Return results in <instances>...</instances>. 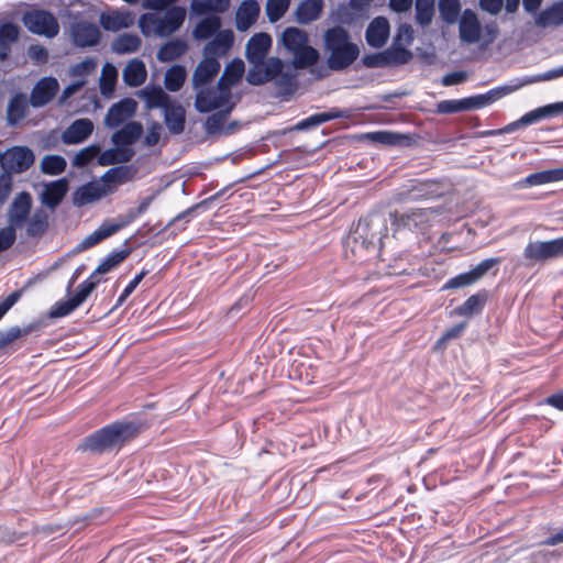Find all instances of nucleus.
<instances>
[{
    "mask_svg": "<svg viewBox=\"0 0 563 563\" xmlns=\"http://www.w3.org/2000/svg\"><path fill=\"white\" fill-rule=\"evenodd\" d=\"M323 44L324 49L329 53L325 66L328 71H343L360 56L358 45L351 41L350 33L340 25L324 32Z\"/></svg>",
    "mask_w": 563,
    "mask_h": 563,
    "instance_id": "f03ea898",
    "label": "nucleus"
},
{
    "mask_svg": "<svg viewBox=\"0 0 563 563\" xmlns=\"http://www.w3.org/2000/svg\"><path fill=\"white\" fill-rule=\"evenodd\" d=\"M102 179L104 183L123 184L131 179V168L126 165H120L108 169Z\"/></svg>",
    "mask_w": 563,
    "mask_h": 563,
    "instance_id": "e2e57ef3",
    "label": "nucleus"
},
{
    "mask_svg": "<svg viewBox=\"0 0 563 563\" xmlns=\"http://www.w3.org/2000/svg\"><path fill=\"white\" fill-rule=\"evenodd\" d=\"M275 79V86L279 90L282 96H290L297 89L296 75L291 73H283L277 75Z\"/></svg>",
    "mask_w": 563,
    "mask_h": 563,
    "instance_id": "bf43d9fd",
    "label": "nucleus"
},
{
    "mask_svg": "<svg viewBox=\"0 0 563 563\" xmlns=\"http://www.w3.org/2000/svg\"><path fill=\"white\" fill-rule=\"evenodd\" d=\"M221 68L219 60L214 57L205 56L192 74V86L198 89L213 80Z\"/></svg>",
    "mask_w": 563,
    "mask_h": 563,
    "instance_id": "4be33fe9",
    "label": "nucleus"
},
{
    "mask_svg": "<svg viewBox=\"0 0 563 563\" xmlns=\"http://www.w3.org/2000/svg\"><path fill=\"white\" fill-rule=\"evenodd\" d=\"M459 22V32L462 42L474 44L481 40L482 25L477 14L472 9H465Z\"/></svg>",
    "mask_w": 563,
    "mask_h": 563,
    "instance_id": "a211bd4d",
    "label": "nucleus"
},
{
    "mask_svg": "<svg viewBox=\"0 0 563 563\" xmlns=\"http://www.w3.org/2000/svg\"><path fill=\"white\" fill-rule=\"evenodd\" d=\"M516 90H518V86H515V84L504 85L495 87L485 93L463 98L464 109L465 111H471L485 108Z\"/></svg>",
    "mask_w": 563,
    "mask_h": 563,
    "instance_id": "9b49d317",
    "label": "nucleus"
},
{
    "mask_svg": "<svg viewBox=\"0 0 563 563\" xmlns=\"http://www.w3.org/2000/svg\"><path fill=\"white\" fill-rule=\"evenodd\" d=\"M434 184L432 181H417L409 188L398 191L394 196L396 202H406L424 199L433 195Z\"/></svg>",
    "mask_w": 563,
    "mask_h": 563,
    "instance_id": "2f4dec72",
    "label": "nucleus"
},
{
    "mask_svg": "<svg viewBox=\"0 0 563 563\" xmlns=\"http://www.w3.org/2000/svg\"><path fill=\"white\" fill-rule=\"evenodd\" d=\"M80 305L73 298L59 300L51 308L48 316L53 319L63 318L75 311Z\"/></svg>",
    "mask_w": 563,
    "mask_h": 563,
    "instance_id": "0e129e2a",
    "label": "nucleus"
},
{
    "mask_svg": "<svg viewBox=\"0 0 563 563\" xmlns=\"http://www.w3.org/2000/svg\"><path fill=\"white\" fill-rule=\"evenodd\" d=\"M59 89V85L54 77H44L33 87L30 96V104L33 108H41L53 100Z\"/></svg>",
    "mask_w": 563,
    "mask_h": 563,
    "instance_id": "4468645a",
    "label": "nucleus"
},
{
    "mask_svg": "<svg viewBox=\"0 0 563 563\" xmlns=\"http://www.w3.org/2000/svg\"><path fill=\"white\" fill-rule=\"evenodd\" d=\"M136 108L137 103L132 98H124L113 103L106 114L104 124L110 129L120 126L135 114Z\"/></svg>",
    "mask_w": 563,
    "mask_h": 563,
    "instance_id": "ddd939ff",
    "label": "nucleus"
},
{
    "mask_svg": "<svg viewBox=\"0 0 563 563\" xmlns=\"http://www.w3.org/2000/svg\"><path fill=\"white\" fill-rule=\"evenodd\" d=\"M291 0H267L266 15L269 22L274 23L280 20L289 9Z\"/></svg>",
    "mask_w": 563,
    "mask_h": 563,
    "instance_id": "052dcab7",
    "label": "nucleus"
},
{
    "mask_svg": "<svg viewBox=\"0 0 563 563\" xmlns=\"http://www.w3.org/2000/svg\"><path fill=\"white\" fill-rule=\"evenodd\" d=\"M489 294L486 289H481L476 294L470 296L461 306L453 310V314L459 317H472L481 313L488 300Z\"/></svg>",
    "mask_w": 563,
    "mask_h": 563,
    "instance_id": "7c9ffc66",
    "label": "nucleus"
},
{
    "mask_svg": "<svg viewBox=\"0 0 563 563\" xmlns=\"http://www.w3.org/2000/svg\"><path fill=\"white\" fill-rule=\"evenodd\" d=\"M272 47V37L267 33H256L247 41L245 56L250 64H263Z\"/></svg>",
    "mask_w": 563,
    "mask_h": 563,
    "instance_id": "6ab92c4d",
    "label": "nucleus"
},
{
    "mask_svg": "<svg viewBox=\"0 0 563 563\" xmlns=\"http://www.w3.org/2000/svg\"><path fill=\"white\" fill-rule=\"evenodd\" d=\"M186 19V9L179 5H172L165 10L163 16L155 13H143L139 19V27L143 35L151 34V27L146 26V22L155 25V35L158 37H167L178 31Z\"/></svg>",
    "mask_w": 563,
    "mask_h": 563,
    "instance_id": "39448f33",
    "label": "nucleus"
},
{
    "mask_svg": "<svg viewBox=\"0 0 563 563\" xmlns=\"http://www.w3.org/2000/svg\"><path fill=\"white\" fill-rule=\"evenodd\" d=\"M35 329L34 324H30L23 329L18 325L11 327L8 330H0V350L10 345L13 341L22 335L31 333Z\"/></svg>",
    "mask_w": 563,
    "mask_h": 563,
    "instance_id": "13d9d810",
    "label": "nucleus"
},
{
    "mask_svg": "<svg viewBox=\"0 0 563 563\" xmlns=\"http://www.w3.org/2000/svg\"><path fill=\"white\" fill-rule=\"evenodd\" d=\"M477 283L474 275L471 271L461 273L450 279L446 280V283L443 285L442 289H459L463 287L471 286L473 284Z\"/></svg>",
    "mask_w": 563,
    "mask_h": 563,
    "instance_id": "338daca9",
    "label": "nucleus"
},
{
    "mask_svg": "<svg viewBox=\"0 0 563 563\" xmlns=\"http://www.w3.org/2000/svg\"><path fill=\"white\" fill-rule=\"evenodd\" d=\"M434 15V0H416V21L421 26L432 22Z\"/></svg>",
    "mask_w": 563,
    "mask_h": 563,
    "instance_id": "4d7b16f0",
    "label": "nucleus"
},
{
    "mask_svg": "<svg viewBox=\"0 0 563 563\" xmlns=\"http://www.w3.org/2000/svg\"><path fill=\"white\" fill-rule=\"evenodd\" d=\"M346 118V113L340 109L333 108L327 112H319L311 114L302 120H300L296 125L295 130L297 131H306L312 128H317L328 121Z\"/></svg>",
    "mask_w": 563,
    "mask_h": 563,
    "instance_id": "c9c22d12",
    "label": "nucleus"
},
{
    "mask_svg": "<svg viewBox=\"0 0 563 563\" xmlns=\"http://www.w3.org/2000/svg\"><path fill=\"white\" fill-rule=\"evenodd\" d=\"M35 161L33 151L27 146L16 145L2 153L1 168L3 173L21 174L26 172Z\"/></svg>",
    "mask_w": 563,
    "mask_h": 563,
    "instance_id": "6e6552de",
    "label": "nucleus"
},
{
    "mask_svg": "<svg viewBox=\"0 0 563 563\" xmlns=\"http://www.w3.org/2000/svg\"><path fill=\"white\" fill-rule=\"evenodd\" d=\"M188 51V44L184 38H173L161 46L156 57L162 63H169L181 57Z\"/></svg>",
    "mask_w": 563,
    "mask_h": 563,
    "instance_id": "58836bf2",
    "label": "nucleus"
},
{
    "mask_svg": "<svg viewBox=\"0 0 563 563\" xmlns=\"http://www.w3.org/2000/svg\"><path fill=\"white\" fill-rule=\"evenodd\" d=\"M391 227L395 231L408 229L410 231L420 229L428 222V213L424 209H416L407 212L394 211L389 213Z\"/></svg>",
    "mask_w": 563,
    "mask_h": 563,
    "instance_id": "dca6fc26",
    "label": "nucleus"
},
{
    "mask_svg": "<svg viewBox=\"0 0 563 563\" xmlns=\"http://www.w3.org/2000/svg\"><path fill=\"white\" fill-rule=\"evenodd\" d=\"M134 151L130 147H114L103 151L98 156V164L100 166H109L115 164H125L132 159Z\"/></svg>",
    "mask_w": 563,
    "mask_h": 563,
    "instance_id": "37998d69",
    "label": "nucleus"
},
{
    "mask_svg": "<svg viewBox=\"0 0 563 563\" xmlns=\"http://www.w3.org/2000/svg\"><path fill=\"white\" fill-rule=\"evenodd\" d=\"M142 40L137 34L122 33L111 44V49L118 55L131 54L139 51Z\"/></svg>",
    "mask_w": 563,
    "mask_h": 563,
    "instance_id": "a18cd8bd",
    "label": "nucleus"
},
{
    "mask_svg": "<svg viewBox=\"0 0 563 563\" xmlns=\"http://www.w3.org/2000/svg\"><path fill=\"white\" fill-rule=\"evenodd\" d=\"M104 195L103 188L96 183H88L75 190L73 194V203L76 207H82L99 200Z\"/></svg>",
    "mask_w": 563,
    "mask_h": 563,
    "instance_id": "4c0bfd02",
    "label": "nucleus"
},
{
    "mask_svg": "<svg viewBox=\"0 0 563 563\" xmlns=\"http://www.w3.org/2000/svg\"><path fill=\"white\" fill-rule=\"evenodd\" d=\"M230 7V0H191L190 9L196 15H205L210 12L224 13Z\"/></svg>",
    "mask_w": 563,
    "mask_h": 563,
    "instance_id": "de8ad7c7",
    "label": "nucleus"
},
{
    "mask_svg": "<svg viewBox=\"0 0 563 563\" xmlns=\"http://www.w3.org/2000/svg\"><path fill=\"white\" fill-rule=\"evenodd\" d=\"M387 231V220L383 214L371 213L361 218L351 232L352 251L360 255L378 252Z\"/></svg>",
    "mask_w": 563,
    "mask_h": 563,
    "instance_id": "7ed1b4c3",
    "label": "nucleus"
},
{
    "mask_svg": "<svg viewBox=\"0 0 563 563\" xmlns=\"http://www.w3.org/2000/svg\"><path fill=\"white\" fill-rule=\"evenodd\" d=\"M261 7L256 0H244L235 13V26L240 32L249 30L257 20Z\"/></svg>",
    "mask_w": 563,
    "mask_h": 563,
    "instance_id": "b1692460",
    "label": "nucleus"
},
{
    "mask_svg": "<svg viewBox=\"0 0 563 563\" xmlns=\"http://www.w3.org/2000/svg\"><path fill=\"white\" fill-rule=\"evenodd\" d=\"M291 66L295 69H309V73L316 79H323L329 76V71L324 65H318L320 53L313 46L305 45L303 47L291 53Z\"/></svg>",
    "mask_w": 563,
    "mask_h": 563,
    "instance_id": "1a4fd4ad",
    "label": "nucleus"
},
{
    "mask_svg": "<svg viewBox=\"0 0 563 563\" xmlns=\"http://www.w3.org/2000/svg\"><path fill=\"white\" fill-rule=\"evenodd\" d=\"M538 27H552L563 25V0L553 2L542 10L534 20Z\"/></svg>",
    "mask_w": 563,
    "mask_h": 563,
    "instance_id": "72a5a7b5",
    "label": "nucleus"
},
{
    "mask_svg": "<svg viewBox=\"0 0 563 563\" xmlns=\"http://www.w3.org/2000/svg\"><path fill=\"white\" fill-rule=\"evenodd\" d=\"M130 249L113 250L100 262L96 268V273H109L111 269L122 263L130 255Z\"/></svg>",
    "mask_w": 563,
    "mask_h": 563,
    "instance_id": "864d4df0",
    "label": "nucleus"
},
{
    "mask_svg": "<svg viewBox=\"0 0 563 563\" xmlns=\"http://www.w3.org/2000/svg\"><path fill=\"white\" fill-rule=\"evenodd\" d=\"M365 137L372 142L379 143L383 145H398L404 139L401 134L388 132V131H376L365 135Z\"/></svg>",
    "mask_w": 563,
    "mask_h": 563,
    "instance_id": "69168bd1",
    "label": "nucleus"
},
{
    "mask_svg": "<svg viewBox=\"0 0 563 563\" xmlns=\"http://www.w3.org/2000/svg\"><path fill=\"white\" fill-rule=\"evenodd\" d=\"M220 27L221 19L218 15H207L196 24L192 31V36L198 41L207 40L214 35Z\"/></svg>",
    "mask_w": 563,
    "mask_h": 563,
    "instance_id": "09e8293b",
    "label": "nucleus"
},
{
    "mask_svg": "<svg viewBox=\"0 0 563 563\" xmlns=\"http://www.w3.org/2000/svg\"><path fill=\"white\" fill-rule=\"evenodd\" d=\"M230 98L214 88H201L197 91L195 108L200 113H208L217 110L229 102Z\"/></svg>",
    "mask_w": 563,
    "mask_h": 563,
    "instance_id": "f3484780",
    "label": "nucleus"
},
{
    "mask_svg": "<svg viewBox=\"0 0 563 563\" xmlns=\"http://www.w3.org/2000/svg\"><path fill=\"white\" fill-rule=\"evenodd\" d=\"M32 208V197L29 192L22 191L18 194L9 210L8 222L15 229H20L26 222Z\"/></svg>",
    "mask_w": 563,
    "mask_h": 563,
    "instance_id": "2eb2a0df",
    "label": "nucleus"
},
{
    "mask_svg": "<svg viewBox=\"0 0 563 563\" xmlns=\"http://www.w3.org/2000/svg\"><path fill=\"white\" fill-rule=\"evenodd\" d=\"M247 70L246 81L252 86H262L274 80L284 68V62L279 57H269L263 64H251Z\"/></svg>",
    "mask_w": 563,
    "mask_h": 563,
    "instance_id": "9d476101",
    "label": "nucleus"
},
{
    "mask_svg": "<svg viewBox=\"0 0 563 563\" xmlns=\"http://www.w3.org/2000/svg\"><path fill=\"white\" fill-rule=\"evenodd\" d=\"M522 256L530 262L528 265L563 257V236L550 241L529 242L523 249Z\"/></svg>",
    "mask_w": 563,
    "mask_h": 563,
    "instance_id": "0eeeda50",
    "label": "nucleus"
},
{
    "mask_svg": "<svg viewBox=\"0 0 563 563\" xmlns=\"http://www.w3.org/2000/svg\"><path fill=\"white\" fill-rule=\"evenodd\" d=\"M29 103L25 95H14L8 104L7 120L10 126H15L27 113Z\"/></svg>",
    "mask_w": 563,
    "mask_h": 563,
    "instance_id": "79ce46f5",
    "label": "nucleus"
},
{
    "mask_svg": "<svg viewBox=\"0 0 563 563\" xmlns=\"http://www.w3.org/2000/svg\"><path fill=\"white\" fill-rule=\"evenodd\" d=\"M164 122L173 135H179L185 130L186 111L180 103L170 102L164 110Z\"/></svg>",
    "mask_w": 563,
    "mask_h": 563,
    "instance_id": "bb28decb",
    "label": "nucleus"
},
{
    "mask_svg": "<svg viewBox=\"0 0 563 563\" xmlns=\"http://www.w3.org/2000/svg\"><path fill=\"white\" fill-rule=\"evenodd\" d=\"M563 180V167L537 172L519 180L516 186L526 188Z\"/></svg>",
    "mask_w": 563,
    "mask_h": 563,
    "instance_id": "473e14b6",
    "label": "nucleus"
},
{
    "mask_svg": "<svg viewBox=\"0 0 563 563\" xmlns=\"http://www.w3.org/2000/svg\"><path fill=\"white\" fill-rule=\"evenodd\" d=\"M233 110V104H230L223 110H219L209 115L205 122V130L209 135L219 134L222 131L227 117Z\"/></svg>",
    "mask_w": 563,
    "mask_h": 563,
    "instance_id": "5fc2aeb1",
    "label": "nucleus"
},
{
    "mask_svg": "<svg viewBox=\"0 0 563 563\" xmlns=\"http://www.w3.org/2000/svg\"><path fill=\"white\" fill-rule=\"evenodd\" d=\"M140 97L145 101L148 110L156 108L164 110L172 102L169 95L159 86L145 87L140 91Z\"/></svg>",
    "mask_w": 563,
    "mask_h": 563,
    "instance_id": "a19ab883",
    "label": "nucleus"
},
{
    "mask_svg": "<svg viewBox=\"0 0 563 563\" xmlns=\"http://www.w3.org/2000/svg\"><path fill=\"white\" fill-rule=\"evenodd\" d=\"M92 131L93 123L90 119H77L63 132L62 142L67 145L82 143Z\"/></svg>",
    "mask_w": 563,
    "mask_h": 563,
    "instance_id": "412c9836",
    "label": "nucleus"
},
{
    "mask_svg": "<svg viewBox=\"0 0 563 563\" xmlns=\"http://www.w3.org/2000/svg\"><path fill=\"white\" fill-rule=\"evenodd\" d=\"M186 68L183 65L172 66L165 74L164 85L168 91L176 92L180 90L186 80Z\"/></svg>",
    "mask_w": 563,
    "mask_h": 563,
    "instance_id": "3c124183",
    "label": "nucleus"
},
{
    "mask_svg": "<svg viewBox=\"0 0 563 563\" xmlns=\"http://www.w3.org/2000/svg\"><path fill=\"white\" fill-rule=\"evenodd\" d=\"M438 9L442 21L451 25L457 22L462 5L460 0H439Z\"/></svg>",
    "mask_w": 563,
    "mask_h": 563,
    "instance_id": "8fccbe9b",
    "label": "nucleus"
},
{
    "mask_svg": "<svg viewBox=\"0 0 563 563\" xmlns=\"http://www.w3.org/2000/svg\"><path fill=\"white\" fill-rule=\"evenodd\" d=\"M245 70L243 60L236 58L229 63L220 77L217 88L231 98V87L240 81Z\"/></svg>",
    "mask_w": 563,
    "mask_h": 563,
    "instance_id": "393cba45",
    "label": "nucleus"
},
{
    "mask_svg": "<svg viewBox=\"0 0 563 563\" xmlns=\"http://www.w3.org/2000/svg\"><path fill=\"white\" fill-rule=\"evenodd\" d=\"M66 167V159L60 155H46L41 162V170L46 175H59Z\"/></svg>",
    "mask_w": 563,
    "mask_h": 563,
    "instance_id": "6e6d98bb",
    "label": "nucleus"
},
{
    "mask_svg": "<svg viewBox=\"0 0 563 563\" xmlns=\"http://www.w3.org/2000/svg\"><path fill=\"white\" fill-rule=\"evenodd\" d=\"M280 42L290 54L309 43L308 33L299 27L288 26L280 36Z\"/></svg>",
    "mask_w": 563,
    "mask_h": 563,
    "instance_id": "e433bc0d",
    "label": "nucleus"
},
{
    "mask_svg": "<svg viewBox=\"0 0 563 563\" xmlns=\"http://www.w3.org/2000/svg\"><path fill=\"white\" fill-rule=\"evenodd\" d=\"M145 64L141 59H132L123 69V80L130 87H139L146 79Z\"/></svg>",
    "mask_w": 563,
    "mask_h": 563,
    "instance_id": "c03bdc74",
    "label": "nucleus"
},
{
    "mask_svg": "<svg viewBox=\"0 0 563 563\" xmlns=\"http://www.w3.org/2000/svg\"><path fill=\"white\" fill-rule=\"evenodd\" d=\"M48 228V214L43 209L34 211L33 216L29 220L27 235L30 236H42Z\"/></svg>",
    "mask_w": 563,
    "mask_h": 563,
    "instance_id": "603ef678",
    "label": "nucleus"
},
{
    "mask_svg": "<svg viewBox=\"0 0 563 563\" xmlns=\"http://www.w3.org/2000/svg\"><path fill=\"white\" fill-rule=\"evenodd\" d=\"M383 52L386 67H396L408 64L413 57L412 52L407 47L393 43Z\"/></svg>",
    "mask_w": 563,
    "mask_h": 563,
    "instance_id": "49530a36",
    "label": "nucleus"
},
{
    "mask_svg": "<svg viewBox=\"0 0 563 563\" xmlns=\"http://www.w3.org/2000/svg\"><path fill=\"white\" fill-rule=\"evenodd\" d=\"M227 189H222L214 195L210 196L209 198L187 208L186 210L178 213L176 217H174L165 227V229H168L175 224H177L180 221H184L185 224L188 223L192 218H195L200 210L205 211L208 209L210 202L219 199L223 196Z\"/></svg>",
    "mask_w": 563,
    "mask_h": 563,
    "instance_id": "ea45409f",
    "label": "nucleus"
},
{
    "mask_svg": "<svg viewBox=\"0 0 563 563\" xmlns=\"http://www.w3.org/2000/svg\"><path fill=\"white\" fill-rule=\"evenodd\" d=\"M323 7V0H302L294 12L295 20L302 25L314 22L321 16Z\"/></svg>",
    "mask_w": 563,
    "mask_h": 563,
    "instance_id": "cd10ccee",
    "label": "nucleus"
},
{
    "mask_svg": "<svg viewBox=\"0 0 563 563\" xmlns=\"http://www.w3.org/2000/svg\"><path fill=\"white\" fill-rule=\"evenodd\" d=\"M234 34L231 30L218 31L214 37L203 47V55L217 58L225 55L232 47Z\"/></svg>",
    "mask_w": 563,
    "mask_h": 563,
    "instance_id": "a878e982",
    "label": "nucleus"
},
{
    "mask_svg": "<svg viewBox=\"0 0 563 563\" xmlns=\"http://www.w3.org/2000/svg\"><path fill=\"white\" fill-rule=\"evenodd\" d=\"M390 25L385 16L374 18L365 31L366 43L374 48L383 47L389 37Z\"/></svg>",
    "mask_w": 563,
    "mask_h": 563,
    "instance_id": "aec40b11",
    "label": "nucleus"
},
{
    "mask_svg": "<svg viewBox=\"0 0 563 563\" xmlns=\"http://www.w3.org/2000/svg\"><path fill=\"white\" fill-rule=\"evenodd\" d=\"M561 113H563V101L549 103L523 114L520 118V123L531 125L544 119L555 118Z\"/></svg>",
    "mask_w": 563,
    "mask_h": 563,
    "instance_id": "f704fd0d",
    "label": "nucleus"
},
{
    "mask_svg": "<svg viewBox=\"0 0 563 563\" xmlns=\"http://www.w3.org/2000/svg\"><path fill=\"white\" fill-rule=\"evenodd\" d=\"M100 148L98 145H90L82 148L76 154L73 161V165L76 167H85L99 154Z\"/></svg>",
    "mask_w": 563,
    "mask_h": 563,
    "instance_id": "774afa93",
    "label": "nucleus"
},
{
    "mask_svg": "<svg viewBox=\"0 0 563 563\" xmlns=\"http://www.w3.org/2000/svg\"><path fill=\"white\" fill-rule=\"evenodd\" d=\"M154 199H155V194H153L148 197H145L144 199L141 200L137 208H131L128 210V212L124 216H120L119 217L120 222H118V223H113L111 221L102 222V224L97 230H95L91 234L87 235L80 243H78L73 249L71 254L81 253V252L99 244L107 238L113 235L122 228L131 224L135 219H137L140 216L144 214L148 210V208H150L151 203L154 201Z\"/></svg>",
    "mask_w": 563,
    "mask_h": 563,
    "instance_id": "20e7f679",
    "label": "nucleus"
},
{
    "mask_svg": "<svg viewBox=\"0 0 563 563\" xmlns=\"http://www.w3.org/2000/svg\"><path fill=\"white\" fill-rule=\"evenodd\" d=\"M142 133V124L137 121H130L112 134L111 141L117 147H129L141 137Z\"/></svg>",
    "mask_w": 563,
    "mask_h": 563,
    "instance_id": "c756f323",
    "label": "nucleus"
},
{
    "mask_svg": "<svg viewBox=\"0 0 563 563\" xmlns=\"http://www.w3.org/2000/svg\"><path fill=\"white\" fill-rule=\"evenodd\" d=\"M145 428L146 424L139 420L114 421L86 437L78 449L99 455L113 451L118 452Z\"/></svg>",
    "mask_w": 563,
    "mask_h": 563,
    "instance_id": "f257e3e1",
    "label": "nucleus"
},
{
    "mask_svg": "<svg viewBox=\"0 0 563 563\" xmlns=\"http://www.w3.org/2000/svg\"><path fill=\"white\" fill-rule=\"evenodd\" d=\"M69 188L66 178H59L44 186L41 194V202L49 209H55L64 199Z\"/></svg>",
    "mask_w": 563,
    "mask_h": 563,
    "instance_id": "5701e85b",
    "label": "nucleus"
},
{
    "mask_svg": "<svg viewBox=\"0 0 563 563\" xmlns=\"http://www.w3.org/2000/svg\"><path fill=\"white\" fill-rule=\"evenodd\" d=\"M70 36L76 46L91 47L99 44L101 32L95 23L80 20L70 25Z\"/></svg>",
    "mask_w": 563,
    "mask_h": 563,
    "instance_id": "f8f14e48",
    "label": "nucleus"
},
{
    "mask_svg": "<svg viewBox=\"0 0 563 563\" xmlns=\"http://www.w3.org/2000/svg\"><path fill=\"white\" fill-rule=\"evenodd\" d=\"M21 21L29 32L53 38L59 33L57 18L48 10L33 9L22 14Z\"/></svg>",
    "mask_w": 563,
    "mask_h": 563,
    "instance_id": "423d86ee",
    "label": "nucleus"
},
{
    "mask_svg": "<svg viewBox=\"0 0 563 563\" xmlns=\"http://www.w3.org/2000/svg\"><path fill=\"white\" fill-rule=\"evenodd\" d=\"M562 73H561V69L560 67L558 68H553V69H550L543 74H539V75H536V76H525L520 79H515V86H518V89H520L521 87L523 86H527V85H531V84H534V82H540V81H547V80H552V79H555V78H559V77H562Z\"/></svg>",
    "mask_w": 563,
    "mask_h": 563,
    "instance_id": "680f3d73",
    "label": "nucleus"
},
{
    "mask_svg": "<svg viewBox=\"0 0 563 563\" xmlns=\"http://www.w3.org/2000/svg\"><path fill=\"white\" fill-rule=\"evenodd\" d=\"M134 23V15L130 11L112 10L100 15V24L106 31L117 32L128 29Z\"/></svg>",
    "mask_w": 563,
    "mask_h": 563,
    "instance_id": "c85d7f7f",
    "label": "nucleus"
}]
</instances>
